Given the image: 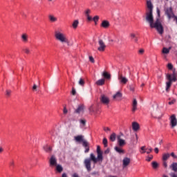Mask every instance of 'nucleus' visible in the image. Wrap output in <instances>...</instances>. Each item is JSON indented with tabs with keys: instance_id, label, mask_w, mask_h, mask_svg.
Segmentation results:
<instances>
[{
	"instance_id": "nucleus-1",
	"label": "nucleus",
	"mask_w": 177,
	"mask_h": 177,
	"mask_svg": "<svg viewBox=\"0 0 177 177\" xmlns=\"http://www.w3.org/2000/svg\"><path fill=\"white\" fill-rule=\"evenodd\" d=\"M158 17L154 22V17H153V12L149 11L146 12L145 20L149 23L151 28H156L159 34H164V27L161 24V21L160 20V10H157Z\"/></svg>"
},
{
	"instance_id": "nucleus-2",
	"label": "nucleus",
	"mask_w": 177,
	"mask_h": 177,
	"mask_svg": "<svg viewBox=\"0 0 177 177\" xmlns=\"http://www.w3.org/2000/svg\"><path fill=\"white\" fill-rule=\"evenodd\" d=\"M97 158L93 153L90 154V158L94 164H96L98 161H100L101 162L103 161V152L100 149V146L99 145L97 146Z\"/></svg>"
},
{
	"instance_id": "nucleus-3",
	"label": "nucleus",
	"mask_w": 177,
	"mask_h": 177,
	"mask_svg": "<svg viewBox=\"0 0 177 177\" xmlns=\"http://www.w3.org/2000/svg\"><path fill=\"white\" fill-rule=\"evenodd\" d=\"M55 37L57 41H59V42H62V44H68V39H67V37H66V35L62 33L61 32H59L57 30L55 31Z\"/></svg>"
},
{
	"instance_id": "nucleus-4",
	"label": "nucleus",
	"mask_w": 177,
	"mask_h": 177,
	"mask_svg": "<svg viewBox=\"0 0 177 177\" xmlns=\"http://www.w3.org/2000/svg\"><path fill=\"white\" fill-rule=\"evenodd\" d=\"M91 161H92V159L91 158V157H90V159L86 158L84 161L85 168L87 169L88 172H91V171H92Z\"/></svg>"
},
{
	"instance_id": "nucleus-5",
	"label": "nucleus",
	"mask_w": 177,
	"mask_h": 177,
	"mask_svg": "<svg viewBox=\"0 0 177 177\" xmlns=\"http://www.w3.org/2000/svg\"><path fill=\"white\" fill-rule=\"evenodd\" d=\"M98 45L99 47L97 48V50H99V52H104V50H106V44L102 39H99Z\"/></svg>"
},
{
	"instance_id": "nucleus-6",
	"label": "nucleus",
	"mask_w": 177,
	"mask_h": 177,
	"mask_svg": "<svg viewBox=\"0 0 177 177\" xmlns=\"http://www.w3.org/2000/svg\"><path fill=\"white\" fill-rule=\"evenodd\" d=\"M167 79L168 80V82L172 83V82H176V74H175V72L173 73V74H167Z\"/></svg>"
},
{
	"instance_id": "nucleus-7",
	"label": "nucleus",
	"mask_w": 177,
	"mask_h": 177,
	"mask_svg": "<svg viewBox=\"0 0 177 177\" xmlns=\"http://www.w3.org/2000/svg\"><path fill=\"white\" fill-rule=\"evenodd\" d=\"M140 149L141 151H140V153H141V154H145V153H147V154H150V153L153 151L152 147L146 149V146L141 147Z\"/></svg>"
},
{
	"instance_id": "nucleus-8",
	"label": "nucleus",
	"mask_w": 177,
	"mask_h": 177,
	"mask_svg": "<svg viewBox=\"0 0 177 177\" xmlns=\"http://www.w3.org/2000/svg\"><path fill=\"white\" fill-rule=\"evenodd\" d=\"M100 102L102 103V104L107 106L110 103V99L107 96L102 95L100 97Z\"/></svg>"
},
{
	"instance_id": "nucleus-9",
	"label": "nucleus",
	"mask_w": 177,
	"mask_h": 177,
	"mask_svg": "<svg viewBox=\"0 0 177 177\" xmlns=\"http://www.w3.org/2000/svg\"><path fill=\"white\" fill-rule=\"evenodd\" d=\"M165 15L168 17L169 19H172L175 14L172 11V8H168L165 10Z\"/></svg>"
},
{
	"instance_id": "nucleus-10",
	"label": "nucleus",
	"mask_w": 177,
	"mask_h": 177,
	"mask_svg": "<svg viewBox=\"0 0 177 177\" xmlns=\"http://www.w3.org/2000/svg\"><path fill=\"white\" fill-rule=\"evenodd\" d=\"M170 125L171 126V128H175L177 125V120L175 115H172L170 117Z\"/></svg>"
},
{
	"instance_id": "nucleus-11",
	"label": "nucleus",
	"mask_w": 177,
	"mask_h": 177,
	"mask_svg": "<svg viewBox=\"0 0 177 177\" xmlns=\"http://www.w3.org/2000/svg\"><path fill=\"white\" fill-rule=\"evenodd\" d=\"M55 165H57V159L55 155H53L50 158V167H55Z\"/></svg>"
},
{
	"instance_id": "nucleus-12",
	"label": "nucleus",
	"mask_w": 177,
	"mask_h": 177,
	"mask_svg": "<svg viewBox=\"0 0 177 177\" xmlns=\"http://www.w3.org/2000/svg\"><path fill=\"white\" fill-rule=\"evenodd\" d=\"M118 80H119L120 84H123L124 85H125V84H127V82H128L127 78L124 77L122 75V74H119L118 75Z\"/></svg>"
},
{
	"instance_id": "nucleus-13",
	"label": "nucleus",
	"mask_w": 177,
	"mask_h": 177,
	"mask_svg": "<svg viewBox=\"0 0 177 177\" xmlns=\"http://www.w3.org/2000/svg\"><path fill=\"white\" fill-rule=\"evenodd\" d=\"M117 139H118V143L120 147H122L125 146V145H126L125 140L121 139V136H118Z\"/></svg>"
},
{
	"instance_id": "nucleus-14",
	"label": "nucleus",
	"mask_w": 177,
	"mask_h": 177,
	"mask_svg": "<svg viewBox=\"0 0 177 177\" xmlns=\"http://www.w3.org/2000/svg\"><path fill=\"white\" fill-rule=\"evenodd\" d=\"M84 109H85L84 104H80L78 106L77 109L75 110V113H76V114H80V113H84Z\"/></svg>"
},
{
	"instance_id": "nucleus-15",
	"label": "nucleus",
	"mask_w": 177,
	"mask_h": 177,
	"mask_svg": "<svg viewBox=\"0 0 177 177\" xmlns=\"http://www.w3.org/2000/svg\"><path fill=\"white\" fill-rule=\"evenodd\" d=\"M90 113H93V114H97L99 113V109L95 106V105H91L89 108Z\"/></svg>"
},
{
	"instance_id": "nucleus-16",
	"label": "nucleus",
	"mask_w": 177,
	"mask_h": 177,
	"mask_svg": "<svg viewBox=\"0 0 177 177\" xmlns=\"http://www.w3.org/2000/svg\"><path fill=\"white\" fill-rule=\"evenodd\" d=\"M138 110V100L136 99H133L132 104V111L135 113Z\"/></svg>"
},
{
	"instance_id": "nucleus-17",
	"label": "nucleus",
	"mask_w": 177,
	"mask_h": 177,
	"mask_svg": "<svg viewBox=\"0 0 177 177\" xmlns=\"http://www.w3.org/2000/svg\"><path fill=\"white\" fill-rule=\"evenodd\" d=\"M101 27H102L103 28H109L110 27V22H109V21L107 20L102 21L101 24Z\"/></svg>"
},
{
	"instance_id": "nucleus-18",
	"label": "nucleus",
	"mask_w": 177,
	"mask_h": 177,
	"mask_svg": "<svg viewBox=\"0 0 177 177\" xmlns=\"http://www.w3.org/2000/svg\"><path fill=\"white\" fill-rule=\"evenodd\" d=\"M121 97H122V93L121 92L118 91L115 95H113V98L116 99V100H121Z\"/></svg>"
},
{
	"instance_id": "nucleus-19",
	"label": "nucleus",
	"mask_w": 177,
	"mask_h": 177,
	"mask_svg": "<svg viewBox=\"0 0 177 177\" xmlns=\"http://www.w3.org/2000/svg\"><path fill=\"white\" fill-rule=\"evenodd\" d=\"M75 140L78 142L79 143L83 142L85 140H84V136L82 135L75 136Z\"/></svg>"
},
{
	"instance_id": "nucleus-20",
	"label": "nucleus",
	"mask_w": 177,
	"mask_h": 177,
	"mask_svg": "<svg viewBox=\"0 0 177 177\" xmlns=\"http://www.w3.org/2000/svg\"><path fill=\"white\" fill-rule=\"evenodd\" d=\"M131 163V159L129 158H124L123 159V167H128L129 164Z\"/></svg>"
},
{
	"instance_id": "nucleus-21",
	"label": "nucleus",
	"mask_w": 177,
	"mask_h": 177,
	"mask_svg": "<svg viewBox=\"0 0 177 177\" xmlns=\"http://www.w3.org/2000/svg\"><path fill=\"white\" fill-rule=\"evenodd\" d=\"M106 82V80L104 79H100V80H98L95 84L96 85H97L98 86H103V85H104Z\"/></svg>"
},
{
	"instance_id": "nucleus-22",
	"label": "nucleus",
	"mask_w": 177,
	"mask_h": 177,
	"mask_svg": "<svg viewBox=\"0 0 177 177\" xmlns=\"http://www.w3.org/2000/svg\"><path fill=\"white\" fill-rule=\"evenodd\" d=\"M115 150L119 154H125V151L120 147H115Z\"/></svg>"
},
{
	"instance_id": "nucleus-23",
	"label": "nucleus",
	"mask_w": 177,
	"mask_h": 177,
	"mask_svg": "<svg viewBox=\"0 0 177 177\" xmlns=\"http://www.w3.org/2000/svg\"><path fill=\"white\" fill-rule=\"evenodd\" d=\"M22 41L24 42L25 44L28 42V35H27V34L24 33L21 35V37Z\"/></svg>"
},
{
	"instance_id": "nucleus-24",
	"label": "nucleus",
	"mask_w": 177,
	"mask_h": 177,
	"mask_svg": "<svg viewBox=\"0 0 177 177\" xmlns=\"http://www.w3.org/2000/svg\"><path fill=\"white\" fill-rule=\"evenodd\" d=\"M43 149L44 150V151H46V153H50L52 151V148L50 146L46 145L43 147Z\"/></svg>"
},
{
	"instance_id": "nucleus-25",
	"label": "nucleus",
	"mask_w": 177,
	"mask_h": 177,
	"mask_svg": "<svg viewBox=\"0 0 177 177\" xmlns=\"http://www.w3.org/2000/svg\"><path fill=\"white\" fill-rule=\"evenodd\" d=\"M48 19L51 23H56L57 21V18L52 15H48Z\"/></svg>"
},
{
	"instance_id": "nucleus-26",
	"label": "nucleus",
	"mask_w": 177,
	"mask_h": 177,
	"mask_svg": "<svg viewBox=\"0 0 177 177\" xmlns=\"http://www.w3.org/2000/svg\"><path fill=\"white\" fill-rule=\"evenodd\" d=\"M147 6L149 12H153V3H151V1H147Z\"/></svg>"
},
{
	"instance_id": "nucleus-27",
	"label": "nucleus",
	"mask_w": 177,
	"mask_h": 177,
	"mask_svg": "<svg viewBox=\"0 0 177 177\" xmlns=\"http://www.w3.org/2000/svg\"><path fill=\"white\" fill-rule=\"evenodd\" d=\"M169 168L172 169L174 172H177V162H173L170 166Z\"/></svg>"
},
{
	"instance_id": "nucleus-28",
	"label": "nucleus",
	"mask_w": 177,
	"mask_h": 177,
	"mask_svg": "<svg viewBox=\"0 0 177 177\" xmlns=\"http://www.w3.org/2000/svg\"><path fill=\"white\" fill-rule=\"evenodd\" d=\"M132 128H133V130H134L135 131H138L139 130V124L136 122H133Z\"/></svg>"
},
{
	"instance_id": "nucleus-29",
	"label": "nucleus",
	"mask_w": 177,
	"mask_h": 177,
	"mask_svg": "<svg viewBox=\"0 0 177 177\" xmlns=\"http://www.w3.org/2000/svg\"><path fill=\"white\" fill-rule=\"evenodd\" d=\"M169 157H171V155L169 153H163L162 160V161H167V160H168Z\"/></svg>"
},
{
	"instance_id": "nucleus-30",
	"label": "nucleus",
	"mask_w": 177,
	"mask_h": 177,
	"mask_svg": "<svg viewBox=\"0 0 177 177\" xmlns=\"http://www.w3.org/2000/svg\"><path fill=\"white\" fill-rule=\"evenodd\" d=\"M56 171L58 172V174H62V172H63V167H62L60 165H57L56 166Z\"/></svg>"
},
{
	"instance_id": "nucleus-31",
	"label": "nucleus",
	"mask_w": 177,
	"mask_h": 177,
	"mask_svg": "<svg viewBox=\"0 0 177 177\" xmlns=\"http://www.w3.org/2000/svg\"><path fill=\"white\" fill-rule=\"evenodd\" d=\"M171 86H172V82H171V80H170V82H166V92H169V88H171Z\"/></svg>"
},
{
	"instance_id": "nucleus-32",
	"label": "nucleus",
	"mask_w": 177,
	"mask_h": 177,
	"mask_svg": "<svg viewBox=\"0 0 177 177\" xmlns=\"http://www.w3.org/2000/svg\"><path fill=\"white\" fill-rule=\"evenodd\" d=\"M102 75L106 80H110L111 78V75L107 72H103Z\"/></svg>"
},
{
	"instance_id": "nucleus-33",
	"label": "nucleus",
	"mask_w": 177,
	"mask_h": 177,
	"mask_svg": "<svg viewBox=\"0 0 177 177\" xmlns=\"http://www.w3.org/2000/svg\"><path fill=\"white\" fill-rule=\"evenodd\" d=\"M115 138H116V135L115 133H113L111 136H110V140L111 142H115Z\"/></svg>"
},
{
	"instance_id": "nucleus-34",
	"label": "nucleus",
	"mask_w": 177,
	"mask_h": 177,
	"mask_svg": "<svg viewBox=\"0 0 177 177\" xmlns=\"http://www.w3.org/2000/svg\"><path fill=\"white\" fill-rule=\"evenodd\" d=\"M78 24H80V22L78 20H75L72 24L73 28H77L78 27Z\"/></svg>"
},
{
	"instance_id": "nucleus-35",
	"label": "nucleus",
	"mask_w": 177,
	"mask_h": 177,
	"mask_svg": "<svg viewBox=\"0 0 177 177\" xmlns=\"http://www.w3.org/2000/svg\"><path fill=\"white\" fill-rule=\"evenodd\" d=\"M151 166L153 169H157L158 168V163L157 162H152Z\"/></svg>"
},
{
	"instance_id": "nucleus-36",
	"label": "nucleus",
	"mask_w": 177,
	"mask_h": 177,
	"mask_svg": "<svg viewBox=\"0 0 177 177\" xmlns=\"http://www.w3.org/2000/svg\"><path fill=\"white\" fill-rule=\"evenodd\" d=\"M162 53H163L164 55H168V53H169V50H168V48L164 47L162 50Z\"/></svg>"
},
{
	"instance_id": "nucleus-37",
	"label": "nucleus",
	"mask_w": 177,
	"mask_h": 177,
	"mask_svg": "<svg viewBox=\"0 0 177 177\" xmlns=\"http://www.w3.org/2000/svg\"><path fill=\"white\" fill-rule=\"evenodd\" d=\"M82 146H83V147H85V148L89 147V142H88V141H86V140H84L82 142Z\"/></svg>"
},
{
	"instance_id": "nucleus-38",
	"label": "nucleus",
	"mask_w": 177,
	"mask_h": 177,
	"mask_svg": "<svg viewBox=\"0 0 177 177\" xmlns=\"http://www.w3.org/2000/svg\"><path fill=\"white\" fill-rule=\"evenodd\" d=\"M79 85L84 86L85 85V80H84L82 78H80L79 80Z\"/></svg>"
},
{
	"instance_id": "nucleus-39",
	"label": "nucleus",
	"mask_w": 177,
	"mask_h": 177,
	"mask_svg": "<svg viewBox=\"0 0 177 177\" xmlns=\"http://www.w3.org/2000/svg\"><path fill=\"white\" fill-rule=\"evenodd\" d=\"M99 16L96 15L93 18V21L95 23V24H97V22L99 21Z\"/></svg>"
},
{
	"instance_id": "nucleus-40",
	"label": "nucleus",
	"mask_w": 177,
	"mask_h": 177,
	"mask_svg": "<svg viewBox=\"0 0 177 177\" xmlns=\"http://www.w3.org/2000/svg\"><path fill=\"white\" fill-rule=\"evenodd\" d=\"M102 143H103L104 147H107V146H108L107 138H104L103 141H102Z\"/></svg>"
},
{
	"instance_id": "nucleus-41",
	"label": "nucleus",
	"mask_w": 177,
	"mask_h": 177,
	"mask_svg": "<svg viewBox=\"0 0 177 177\" xmlns=\"http://www.w3.org/2000/svg\"><path fill=\"white\" fill-rule=\"evenodd\" d=\"M131 37L132 39H134L135 42H138V37L136 35H135V34H131Z\"/></svg>"
},
{
	"instance_id": "nucleus-42",
	"label": "nucleus",
	"mask_w": 177,
	"mask_h": 177,
	"mask_svg": "<svg viewBox=\"0 0 177 177\" xmlns=\"http://www.w3.org/2000/svg\"><path fill=\"white\" fill-rule=\"evenodd\" d=\"M84 13H85V15L86 16V17H87L88 16H90L89 14L91 13V10H90V9L86 10L85 12H84Z\"/></svg>"
},
{
	"instance_id": "nucleus-43",
	"label": "nucleus",
	"mask_w": 177,
	"mask_h": 177,
	"mask_svg": "<svg viewBox=\"0 0 177 177\" xmlns=\"http://www.w3.org/2000/svg\"><path fill=\"white\" fill-rule=\"evenodd\" d=\"M167 68H169V70H172V68H174V66L172 65V64L169 63L167 64Z\"/></svg>"
},
{
	"instance_id": "nucleus-44",
	"label": "nucleus",
	"mask_w": 177,
	"mask_h": 177,
	"mask_svg": "<svg viewBox=\"0 0 177 177\" xmlns=\"http://www.w3.org/2000/svg\"><path fill=\"white\" fill-rule=\"evenodd\" d=\"M71 93L73 96H75L76 93H77V91H75V88H72V91H71Z\"/></svg>"
},
{
	"instance_id": "nucleus-45",
	"label": "nucleus",
	"mask_w": 177,
	"mask_h": 177,
	"mask_svg": "<svg viewBox=\"0 0 177 177\" xmlns=\"http://www.w3.org/2000/svg\"><path fill=\"white\" fill-rule=\"evenodd\" d=\"M129 89L131 92H133L135 91V86H133V85H130Z\"/></svg>"
},
{
	"instance_id": "nucleus-46",
	"label": "nucleus",
	"mask_w": 177,
	"mask_h": 177,
	"mask_svg": "<svg viewBox=\"0 0 177 177\" xmlns=\"http://www.w3.org/2000/svg\"><path fill=\"white\" fill-rule=\"evenodd\" d=\"M163 167L165 168L168 167V163L167 162V160H163Z\"/></svg>"
},
{
	"instance_id": "nucleus-47",
	"label": "nucleus",
	"mask_w": 177,
	"mask_h": 177,
	"mask_svg": "<svg viewBox=\"0 0 177 177\" xmlns=\"http://www.w3.org/2000/svg\"><path fill=\"white\" fill-rule=\"evenodd\" d=\"M138 53L140 55H143V53H145V50L143 48H141L138 50Z\"/></svg>"
},
{
	"instance_id": "nucleus-48",
	"label": "nucleus",
	"mask_w": 177,
	"mask_h": 177,
	"mask_svg": "<svg viewBox=\"0 0 177 177\" xmlns=\"http://www.w3.org/2000/svg\"><path fill=\"white\" fill-rule=\"evenodd\" d=\"M152 158H153V155H150V156L147 157V161L150 162V161H151Z\"/></svg>"
},
{
	"instance_id": "nucleus-49",
	"label": "nucleus",
	"mask_w": 177,
	"mask_h": 177,
	"mask_svg": "<svg viewBox=\"0 0 177 177\" xmlns=\"http://www.w3.org/2000/svg\"><path fill=\"white\" fill-rule=\"evenodd\" d=\"M89 60L91 63H95V59H93V57L90 56L89 57Z\"/></svg>"
},
{
	"instance_id": "nucleus-50",
	"label": "nucleus",
	"mask_w": 177,
	"mask_h": 177,
	"mask_svg": "<svg viewBox=\"0 0 177 177\" xmlns=\"http://www.w3.org/2000/svg\"><path fill=\"white\" fill-rule=\"evenodd\" d=\"M11 93H12V91H10V90H7L6 91V95L7 96H10Z\"/></svg>"
},
{
	"instance_id": "nucleus-51",
	"label": "nucleus",
	"mask_w": 177,
	"mask_h": 177,
	"mask_svg": "<svg viewBox=\"0 0 177 177\" xmlns=\"http://www.w3.org/2000/svg\"><path fill=\"white\" fill-rule=\"evenodd\" d=\"M87 17V20L88 21H92L93 19H92V17H91V15H88Z\"/></svg>"
},
{
	"instance_id": "nucleus-52",
	"label": "nucleus",
	"mask_w": 177,
	"mask_h": 177,
	"mask_svg": "<svg viewBox=\"0 0 177 177\" xmlns=\"http://www.w3.org/2000/svg\"><path fill=\"white\" fill-rule=\"evenodd\" d=\"M37 88H38V86L35 84L32 86V91H37Z\"/></svg>"
},
{
	"instance_id": "nucleus-53",
	"label": "nucleus",
	"mask_w": 177,
	"mask_h": 177,
	"mask_svg": "<svg viewBox=\"0 0 177 177\" xmlns=\"http://www.w3.org/2000/svg\"><path fill=\"white\" fill-rule=\"evenodd\" d=\"M80 122L82 124V125H85V124H86V120H81Z\"/></svg>"
},
{
	"instance_id": "nucleus-54",
	"label": "nucleus",
	"mask_w": 177,
	"mask_h": 177,
	"mask_svg": "<svg viewBox=\"0 0 177 177\" xmlns=\"http://www.w3.org/2000/svg\"><path fill=\"white\" fill-rule=\"evenodd\" d=\"M170 176H171V177H177V174H175V173H171V174H170Z\"/></svg>"
},
{
	"instance_id": "nucleus-55",
	"label": "nucleus",
	"mask_w": 177,
	"mask_h": 177,
	"mask_svg": "<svg viewBox=\"0 0 177 177\" xmlns=\"http://www.w3.org/2000/svg\"><path fill=\"white\" fill-rule=\"evenodd\" d=\"M24 52H25V53H27V55H28V53H30V49L26 48V49L24 50Z\"/></svg>"
},
{
	"instance_id": "nucleus-56",
	"label": "nucleus",
	"mask_w": 177,
	"mask_h": 177,
	"mask_svg": "<svg viewBox=\"0 0 177 177\" xmlns=\"http://www.w3.org/2000/svg\"><path fill=\"white\" fill-rule=\"evenodd\" d=\"M85 151H84V153H89V147H87L85 148Z\"/></svg>"
},
{
	"instance_id": "nucleus-57",
	"label": "nucleus",
	"mask_w": 177,
	"mask_h": 177,
	"mask_svg": "<svg viewBox=\"0 0 177 177\" xmlns=\"http://www.w3.org/2000/svg\"><path fill=\"white\" fill-rule=\"evenodd\" d=\"M170 156H171V157H173V158H177V157L175 156V153L172 152Z\"/></svg>"
},
{
	"instance_id": "nucleus-58",
	"label": "nucleus",
	"mask_w": 177,
	"mask_h": 177,
	"mask_svg": "<svg viewBox=\"0 0 177 177\" xmlns=\"http://www.w3.org/2000/svg\"><path fill=\"white\" fill-rule=\"evenodd\" d=\"M10 167H15V161H11L10 162Z\"/></svg>"
},
{
	"instance_id": "nucleus-59",
	"label": "nucleus",
	"mask_w": 177,
	"mask_h": 177,
	"mask_svg": "<svg viewBox=\"0 0 177 177\" xmlns=\"http://www.w3.org/2000/svg\"><path fill=\"white\" fill-rule=\"evenodd\" d=\"M68 111L67 110V109L66 107H64V114H67Z\"/></svg>"
},
{
	"instance_id": "nucleus-60",
	"label": "nucleus",
	"mask_w": 177,
	"mask_h": 177,
	"mask_svg": "<svg viewBox=\"0 0 177 177\" xmlns=\"http://www.w3.org/2000/svg\"><path fill=\"white\" fill-rule=\"evenodd\" d=\"M154 151H155V153H156V154H158V151H159L158 148V147H156V148L154 149Z\"/></svg>"
},
{
	"instance_id": "nucleus-61",
	"label": "nucleus",
	"mask_w": 177,
	"mask_h": 177,
	"mask_svg": "<svg viewBox=\"0 0 177 177\" xmlns=\"http://www.w3.org/2000/svg\"><path fill=\"white\" fill-rule=\"evenodd\" d=\"M109 153H110V149H107L106 150L104 151L105 154H109Z\"/></svg>"
},
{
	"instance_id": "nucleus-62",
	"label": "nucleus",
	"mask_w": 177,
	"mask_h": 177,
	"mask_svg": "<svg viewBox=\"0 0 177 177\" xmlns=\"http://www.w3.org/2000/svg\"><path fill=\"white\" fill-rule=\"evenodd\" d=\"M1 153H3V148L2 147H0V154Z\"/></svg>"
},
{
	"instance_id": "nucleus-63",
	"label": "nucleus",
	"mask_w": 177,
	"mask_h": 177,
	"mask_svg": "<svg viewBox=\"0 0 177 177\" xmlns=\"http://www.w3.org/2000/svg\"><path fill=\"white\" fill-rule=\"evenodd\" d=\"M104 131H110V128H109V127H104Z\"/></svg>"
},
{
	"instance_id": "nucleus-64",
	"label": "nucleus",
	"mask_w": 177,
	"mask_h": 177,
	"mask_svg": "<svg viewBox=\"0 0 177 177\" xmlns=\"http://www.w3.org/2000/svg\"><path fill=\"white\" fill-rule=\"evenodd\" d=\"M62 177H67V174L66 173H63Z\"/></svg>"
}]
</instances>
